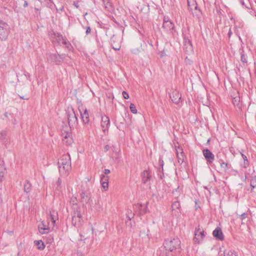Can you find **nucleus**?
Here are the masks:
<instances>
[{"label": "nucleus", "mask_w": 256, "mask_h": 256, "mask_svg": "<svg viewBox=\"0 0 256 256\" xmlns=\"http://www.w3.org/2000/svg\"><path fill=\"white\" fill-rule=\"evenodd\" d=\"M230 19L231 20H234V22H235V20H234V18L232 16L230 18Z\"/></svg>", "instance_id": "obj_54"}, {"label": "nucleus", "mask_w": 256, "mask_h": 256, "mask_svg": "<svg viewBox=\"0 0 256 256\" xmlns=\"http://www.w3.org/2000/svg\"><path fill=\"white\" fill-rule=\"evenodd\" d=\"M127 218H128V220H129V221H130V220H131V218H130L129 216H127Z\"/></svg>", "instance_id": "obj_57"}, {"label": "nucleus", "mask_w": 256, "mask_h": 256, "mask_svg": "<svg viewBox=\"0 0 256 256\" xmlns=\"http://www.w3.org/2000/svg\"><path fill=\"white\" fill-rule=\"evenodd\" d=\"M240 60L241 62L244 64H247L248 62V56L245 54L244 50H242V52H240Z\"/></svg>", "instance_id": "obj_30"}, {"label": "nucleus", "mask_w": 256, "mask_h": 256, "mask_svg": "<svg viewBox=\"0 0 256 256\" xmlns=\"http://www.w3.org/2000/svg\"><path fill=\"white\" fill-rule=\"evenodd\" d=\"M240 4L242 5V6H244V0H239Z\"/></svg>", "instance_id": "obj_52"}, {"label": "nucleus", "mask_w": 256, "mask_h": 256, "mask_svg": "<svg viewBox=\"0 0 256 256\" xmlns=\"http://www.w3.org/2000/svg\"><path fill=\"white\" fill-rule=\"evenodd\" d=\"M170 252L164 246L160 248L157 250V254L158 256H172Z\"/></svg>", "instance_id": "obj_15"}, {"label": "nucleus", "mask_w": 256, "mask_h": 256, "mask_svg": "<svg viewBox=\"0 0 256 256\" xmlns=\"http://www.w3.org/2000/svg\"><path fill=\"white\" fill-rule=\"evenodd\" d=\"M160 178L162 179V174H160Z\"/></svg>", "instance_id": "obj_58"}, {"label": "nucleus", "mask_w": 256, "mask_h": 256, "mask_svg": "<svg viewBox=\"0 0 256 256\" xmlns=\"http://www.w3.org/2000/svg\"><path fill=\"white\" fill-rule=\"evenodd\" d=\"M176 154L178 162L182 164L184 161V156L182 148L180 147H178V148H176Z\"/></svg>", "instance_id": "obj_18"}, {"label": "nucleus", "mask_w": 256, "mask_h": 256, "mask_svg": "<svg viewBox=\"0 0 256 256\" xmlns=\"http://www.w3.org/2000/svg\"><path fill=\"white\" fill-rule=\"evenodd\" d=\"M54 35L57 37H60L62 38L60 43L66 46V47L69 50L72 48V46L69 41L60 32H54Z\"/></svg>", "instance_id": "obj_10"}, {"label": "nucleus", "mask_w": 256, "mask_h": 256, "mask_svg": "<svg viewBox=\"0 0 256 256\" xmlns=\"http://www.w3.org/2000/svg\"><path fill=\"white\" fill-rule=\"evenodd\" d=\"M239 40H242L240 36H239Z\"/></svg>", "instance_id": "obj_59"}, {"label": "nucleus", "mask_w": 256, "mask_h": 256, "mask_svg": "<svg viewBox=\"0 0 256 256\" xmlns=\"http://www.w3.org/2000/svg\"><path fill=\"white\" fill-rule=\"evenodd\" d=\"M213 236L216 240H222L224 239V236L220 228H216L212 232Z\"/></svg>", "instance_id": "obj_17"}, {"label": "nucleus", "mask_w": 256, "mask_h": 256, "mask_svg": "<svg viewBox=\"0 0 256 256\" xmlns=\"http://www.w3.org/2000/svg\"><path fill=\"white\" fill-rule=\"evenodd\" d=\"M162 28L166 32L170 34H174L175 32L174 24L166 16L164 18Z\"/></svg>", "instance_id": "obj_3"}, {"label": "nucleus", "mask_w": 256, "mask_h": 256, "mask_svg": "<svg viewBox=\"0 0 256 256\" xmlns=\"http://www.w3.org/2000/svg\"><path fill=\"white\" fill-rule=\"evenodd\" d=\"M68 120L70 126H72L77 122V118L74 111L72 110L68 114Z\"/></svg>", "instance_id": "obj_11"}, {"label": "nucleus", "mask_w": 256, "mask_h": 256, "mask_svg": "<svg viewBox=\"0 0 256 256\" xmlns=\"http://www.w3.org/2000/svg\"><path fill=\"white\" fill-rule=\"evenodd\" d=\"M21 99L23 100H28V98H24V96H20Z\"/></svg>", "instance_id": "obj_55"}, {"label": "nucleus", "mask_w": 256, "mask_h": 256, "mask_svg": "<svg viewBox=\"0 0 256 256\" xmlns=\"http://www.w3.org/2000/svg\"><path fill=\"white\" fill-rule=\"evenodd\" d=\"M8 131L7 130H2L0 132V140H6L7 138Z\"/></svg>", "instance_id": "obj_31"}, {"label": "nucleus", "mask_w": 256, "mask_h": 256, "mask_svg": "<svg viewBox=\"0 0 256 256\" xmlns=\"http://www.w3.org/2000/svg\"><path fill=\"white\" fill-rule=\"evenodd\" d=\"M130 108L131 111V112L134 114H136L137 113V110L136 108V106L134 104H131L130 106Z\"/></svg>", "instance_id": "obj_40"}, {"label": "nucleus", "mask_w": 256, "mask_h": 256, "mask_svg": "<svg viewBox=\"0 0 256 256\" xmlns=\"http://www.w3.org/2000/svg\"><path fill=\"white\" fill-rule=\"evenodd\" d=\"M184 46L186 47V51L192 52L193 50L192 42L190 40H186L184 42Z\"/></svg>", "instance_id": "obj_26"}, {"label": "nucleus", "mask_w": 256, "mask_h": 256, "mask_svg": "<svg viewBox=\"0 0 256 256\" xmlns=\"http://www.w3.org/2000/svg\"><path fill=\"white\" fill-rule=\"evenodd\" d=\"M50 219L52 222V224L53 226H54L56 220L58 218V214L57 212H50Z\"/></svg>", "instance_id": "obj_27"}, {"label": "nucleus", "mask_w": 256, "mask_h": 256, "mask_svg": "<svg viewBox=\"0 0 256 256\" xmlns=\"http://www.w3.org/2000/svg\"><path fill=\"white\" fill-rule=\"evenodd\" d=\"M72 202L73 204H75V203H76V198H72Z\"/></svg>", "instance_id": "obj_53"}, {"label": "nucleus", "mask_w": 256, "mask_h": 256, "mask_svg": "<svg viewBox=\"0 0 256 256\" xmlns=\"http://www.w3.org/2000/svg\"><path fill=\"white\" fill-rule=\"evenodd\" d=\"M56 190L60 191L62 188V180L60 178H58L56 184Z\"/></svg>", "instance_id": "obj_36"}, {"label": "nucleus", "mask_w": 256, "mask_h": 256, "mask_svg": "<svg viewBox=\"0 0 256 256\" xmlns=\"http://www.w3.org/2000/svg\"><path fill=\"white\" fill-rule=\"evenodd\" d=\"M100 183L102 187L106 190L108 186V178L104 174H102L100 176Z\"/></svg>", "instance_id": "obj_19"}, {"label": "nucleus", "mask_w": 256, "mask_h": 256, "mask_svg": "<svg viewBox=\"0 0 256 256\" xmlns=\"http://www.w3.org/2000/svg\"><path fill=\"white\" fill-rule=\"evenodd\" d=\"M86 34H88L90 32L91 28H90V26H86Z\"/></svg>", "instance_id": "obj_46"}, {"label": "nucleus", "mask_w": 256, "mask_h": 256, "mask_svg": "<svg viewBox=\"0 0 256 256\" xmlns=\"http://www.w3.org/2000/svg\"><path fill=\"white\" fill-rule=\"evenodd\" d=\"M131 52L134 54H138L140 52V50L138 48H134L131 50Z\"/></svg>", "instance_id": "obj_45"}, {"label": "nucleus", "mask_w": 256, "mask_h": 256, "mask_svg": "<svg viewBox=\"0 0 256 256\" xmlns=\"http://www.w3.org/2000/svg\"><path fill=\"white\" fill-rule=\"evenodd\" d=\"M228 36L229 38H230V37L232 35V30H231V29H230V30H229V31H228Z\"/></svg>", "instance_id": "obj_50"}, {"label": "nucleus", "mask_w": 256, "mask_h": 256, "mask_svg": "<svg viewBox=\"0 0 256 256\" xmlns=\"http://www.w3.org/2000/svg\"><path fill=\"white\" fill-rule=\"evenodd\" d=\"M195 8H196V9H197V6H195Z\"/></svg>", "instance_id": "obj_60"}, {"label": "nucleus", "mask_w": 256, "mask_h": 256, "mask_svg": "<svg viewBox=\"0 0 256 256\" xmlns=\"http://www.w3.org/2000/svg\"><path fill=\"white\" fill-rule=\"evenodd\" d=\"M31 186L30 183L28 180H26L24 185V191L26 193L29 192L31 190Z\"/></svg>", "instance_id": "obj_33"}, {"label": "nucleus", "mask_w": 256, "mask_h": 256, "mask_svg": "<svg viewBox=\"0 0 256 256\" xmlns=\"http://www.w3.org/2000/svg\"><path fill=\"white\" fill-rule=\"evenodd\" d=\"M218 162L220 164L222 170L225 172H227L228 169L232 168L230 164L224 162L222 159H220Z\"/></svg>", "instance_id": "obj_22"}, {"label": "nucleus", "mask_w": 256, "mask_h": 256, "mask_svg": "<svg viewBox=\"0 0 256 256\" xmlns=\"http://www.w3.org/2000/svg\"><path fill=\"white\" fill-rule=\"evenodd\" d=\"M172 102L174 104H178L181 99V94L178 91H174L170 94Z\"/></svg>", "instance_id": "obj_13"}, {"label": "nucleus", "mask_w": 256, "mask_h": 256, "mask_svg": "<svg viewBox=\"0 0 256 256\" xmlns=\"http://www.w3.org/2000/svg\"><path fill=\"white\" fill-rule=\"evenodd\" d=\"M35 244L37 246L38 249L42 250L44 248L45 246L42 240L34 241Z\"/></svg>", "instance_id": "obj_32"}, {"label": "nucleus", "mask_w": 256, "mask_h": 256, "mask_svg": "<svg viewBox=\"0 0 256 256\" xmlns=\"http://www.w3.org/2000/svg\"><path fill=\"white\" fill-rule=\"evenodd\" d=\"M240 102V98L239 96L234 98L232 99V104L234 106H238Z\"/></svg>", "instance_id": "obj_41"}, {"label": "nucleus", "mask_w": 256, "mask_h": 256, "mask_svg": "<svg viewBox=\"0 0 256 256\" xmlns=\"http://www.w3.org/2000/svg\"><path fill=\"white\" fill-rule=\"evenodd\" d=\"M204 230H201L200 228L196 229L194 232V240L195 242L200 243L204 237Z\"/></svg>", "instance_id": "obj_6"}, {"label": "nucleus", "mask_w": 256, "mask_h": 256, "mask_svg": "<svg viewBox=\"0 0 256 256\" xmlns=\"http://www.w3.org/2000/svg\"><path fill=\"white\" fill-rule=\"evenodd\" d=\"M250 186L252 188L251 191L253 192L254 188H256V178H252L250 180Z\"/></svg>", "instance_id": "obj_37"}, {"label": "nucleus", "mask_w": 256, "mask_h": 256, "mask_svg": "<svg viewBox=\"0 0 256 256\" xmlns=\"http://www.w3.org/2000/svg\"><path fill=\"white\" fill-rule=\"evenodd\" d=\"M81 201L83 203L88 204L90 200V196L88 192H82L80 194Z\"/></svg>", "instance_id": "obj_20"}, {"label": "nucleus", "mask_w": 256, "mask_h": 256, "mask_svg": "<svg viewBox=\"0 0 256 256\" xmlns=\"http://www.w3.org/2000/svg\"><path fill=\"white\" fill-rule=\"evenodd\" d=\"M82 119L84 124H88L90 121L89 114L88 110L85 108L83 112H80Z\"/></svg>", "instance_id": "obj_21"}, {"label": "nucleus", "mask_w": 256, "mask_h": 256, "mask_svg": "<svg viewBox=\"0 0 256 256\" xmlns=\"http://www.w3.org/2000/svg\"><path fill=\"white\" fill-rule=\"evenodd\" d=\"M10 28L8 24L0 19V40H5L8 35Z\"/></svg>", "instance_id": "obj_4"}, {"label": "nucleus", "mask_w": 256, "mask_h": 256, "mask_svg": "<svg viewBox=\"0 0 256 256\" xmlns=\"http://www.w3.org/2000/svg\"><path fill=\"white\" fill-rule=\"evenodd\" d=\"M248 213L246 212H244L243 214H242L240 216V220H244L246 218L248 217Z\"/></svg>", "instance_id": "obj_42"}, {"label": "nucleus", "mask_w": 256, "mask_h": 256, "mask_svg": "<svg viewBox=\"0 0 256 256\" xmlns=\"http://www.w3.org/2000/svg\"><path fill=\"white\" fill-rule=\"evenodd\" d=\"M122 96L124 99H128L129 98V95L126 92L124 91L122 93Z\"/></svg>", "instance_id": "obj_43"}, {"label": "nucleus", "mask_w": 256, "mask_h": 256, "mask_svg": "<svg viewBox=\"0 0 256 256\" xmlns=\"http://www.w3.org/2000/svg\"><path fill=\"white\" fill-rule=\"evenodd\" d=\"M164 165V160H162V157L160 156L159 159H158V170H159V171L160 172H163V170H164V169H163Z\"/></svg>", "instance_id": "obj_34"}, {"label": "nucleus", "mask_w": 256, "mask_h": 256, "mask_svg": "<svg viewBox=\"0 0 256 256\" xmlns=\"http://www.w3.org/2000/svg\"><path fill=\"white\" fill-rule=\"evenodd\" d=\"M54 10H56V11L58 12H62V11L64 10V5H62L61 7L60 8H58L56 7V8H55Z\"/></svg>", "instance_id": "obj_44"}, {"label": "nucleus", "mask_w": 256, "mask_h": 256, "mask_svg": "<svg viewBox=\"0 0 256 256\" xmlns=\"http://www.w3.org/2000/svg\"><path fill=\"white\" fill-rule=\"evenodd\" d=\"M240 153L244 160V162L240 164V166L244 168H247L250 165V162L248 160V158L246 156L243 154L242 152H240Z\"/></svg>", "instance_id": "obj_24"}, {"label": "nucleus", "mask_w": 256, "mask_h": 256, "mask_svg": "<svg viewBox=\"0 0 256 256\" xmlns=\"http://www.w3.org/2000/svg\"><path fill=\"white\" fill-rule=\"evenodd\" d=\"M46 3L48 4V6L52 10H54L56 8V6L52 0H46Z\"/></svg>", "instance_id": "obj_35"}, {"label": "nucleus", "mask_w": 256, "mask_h": 256, "mask_svg": "<svg viewBox=\"0 0 256 256\" xmlns=\"http://www.w3.org/2000/svg\"><path fill=\"white\" fill-rule=\"evenodd\" d=\"M137 207L140 209V214H143L146 212V208L142 204L138 205Z\"/></svg>", "instance_id": "obj_38"}, {"label": "nucleus", "mask_w": 256, "mask_h": 256, "mask_svg": "<svg viewBox=\"0 0 256 256\" xmlns=\"http://www.w3.org/2000/svg\"><path fill=\"white\" fill-rule=\"evenodd\" d=\"M106 9H108L111 6L110 0H102Z\"/></svg>", "instance_id": "obj_39"}, {"label": "nucleus", "mask_w": 256, "mask_h": 256, "mask_svg": "<svg viewBox=\"0 0 256 256\" xmlns=\"http://www.w3.org/2000/svg\"><path fill=\"white\" fill-rule=\"evenodd\" d=\"M78 3H79L78 1L74 2L73 4L76 8H79V4Z\"/></svg>", "instance_id": "obj_47"}, {"label": "nucleus", "mask_w": 256, "mask_h": 256, "mask_svg": "<svg viewBox=\"0 0 256 256\" xmlns=\"http://www.w3.org/2000/svg\"><path fill=\"white\" fill-rule=\"evenodd\" d=\"M224 256H238L237 252L234 250H225Z\"/></svg>", "instance_id": "obj_29"}, {"label": "nucleus", "mask_w": 256, "mask_h": 256, "mask_svg": "<svg viewBox=\"0 0 256 256\" xmlns=\"http://www.w3.org/2000/svg\"><path fill=\"white\" fill-rule=\"evenodd\" d=\"M103 172H104L103 174L106 175V174H109L110 172V171L108 169H104Z\"/></svg>", "instance_id": "obj_48"}, {"label": "nucleus", "mask_w": 256, "mask_h": 256, "mask_svg": "<svg viewBox=\"0 0 256 256\" xmlns=\"http://www.w3.org/2000/svg\"><path fill=\"white\" fill-rule=\"evenodd\" d=\"M180 204L179 202L175 201L172 204V212L174 214L179 215L180 214Z\"/></svg>", "instance_id": "obj_16"}, {"label": "nucleus", "mask_w": 256, "mask_h": 256, "mask_svg": "<svg viewBox=\"0 0 256 256\" xmlns=\"http://www.w3.org/2000/svg\"><path fill=\"white\" fill-rule=\"evenodd\" d=\"M51 40L52 42V43L54 44H60V42L62 40V38L60 37L56 36L54 35V32L52 34V35L50 36Z\"/></svg>", "instance_id": "obj_28"}, {"label": "nucleus", "mask_w": 256, "mask_h": 256, "mask_svg": "<svg viewBox=\"0 0 256 256\" xmlns=\"http://www.w3.org/2000/svg\"><path fill=\"white\" fill-rule=\"evenodd\" d=\"M63 143L66 146H70L73 143V139L70 132H62Z\"/></svg>", "instance_id": "obj_9"}, {"label": "nucleus", "mask_w": 256, "mask_h": 256, "mask_svg": "<svg viewBox=\"0 0 256 256\" xmlns=\"http://www.w3.org/2000/svg\"><path fill=\"white\" fill-rule=\"evenodd\" d=\"M202 153L207 163L212 164L214 160V156L212 152L210 150L206 148L203 150Z\"/></svg>", "instance_id": "obj_8"}, {"label": "nucleus", "mask_w": 256, "mask_h": 256, "mask_svg": "<svg viewBox=\"0 0 256 256\" xmlns=\"http://www.w3.org/2000/svg\"><path fill=\"white\" fill-rule=\"evenodd\" d=\"M28 6V3L26 1H25L24 2V8Z\"/></svg>", "instance_id": "obj_51"}, {"label": "nucleus", "mask_w": 256, "mask_h": 256, "mask_svg": "<svg viewBox=\"0 0 256 256\" xmlns=\"http://www.w3.org/2000/svg\"><path fill=\"white\" fill-rule=\"evenodd\" d=\"M150 172L148 170H145L142 174V180L144 183H146L150 180Z\"/></svg>", "instance_id": "obj_25"}, {"label": "nucleus", "mask_w": 256, "mask_h": 256, "mask_svg": "<svg viewBox=\"0 0 256 256\" xmlns=\"http://www.w3.org/2000/svg\"><path fill=\"white\" fill-rule=\"evenodd\" d=\"M38 230L42 234H48L50 231V228L47 226L45 225L43 222H42V224L39 225Z\"/></svg>", "instance_id": "obj_23"}, {"label": "nucleus", "mask_w": 256, "mask_h": 256, "mask_svg": "<svg viewBox=\"0 0 256 256\" xmlns=\"http://www.w3.org/2000/svg\"><path fill=\"white\" fill-rule=\"evenodd\" d=\"M110 126L109 118L106 116H102L101 127L104 132H108Z\"/></svg>", "instance_id": "obj_7"}, {"label": "nucleus", "mask_w": 256, "mask_h": 256, "mask_svg": "<svg viewBox=\"0 0 256 256\" xmlns=\"http://www.w3.org/2000/svg\"><path fill=\"white\" fill-rule=\"evenodd\" d=\"M232 171H233V172H236V173H238V172L237 170H234V169H232Z\"/></svg>", "instance_id": "obj_56"}, {"label": "nucleus", "mask_w": 256, "mask_h": 256, "mask_svg": "<svg viewBox=\"0 0 256 256\" xmlns=\"http://www.w3.org/2000/svg\"><path fill=\"white\" fill-rule=\"evenodd\" d=\"M59 172L62 176H68L71 170V160L69 154L63 155L58 162Z\"/></svg>", "instance_id": "obj_1"}, {"label": "nucleus", "mask_w": 256, "mask_h": 256, "mask_svg": "<svg viewBox=\"0 0 256 256\" xmlns=\"http://www.w3.org/2000/svg\"><path fill=\"white\" fill-rule=\"evenodd\" d=\"M111 42L112 48L116 50H120L121 46L120 40L119 38L113 36L111 38Z\"/></svg>", "instance_id": "obj_14"}, {"label": "nucleus", "mask_w": 256, "mask_h": 256, "mask_svg": "<svg viewBox=\"0 0 256 256\" xmlns=\"http://www.w3.org/2000/svg\"><path fill=\"white\" fill-rule=\"evenodd\" d=\"M164 246L170 252L178 251L180 248V241L177 237L170 238L165 240Z\"/></svg>", "instance_id": "obj_2"}, {"label": "nucleus", "mask_w": 256, "mask_h": 256, "mask_svg": "<svg viewBox=\"0 0 256 256\" xmlns=\"http://www.w3.org/2000/svg\"><path fill=\"white\" fill-rule=\"evenodd\" d=\"M6 172L5 163L3 158H0V182L3 180L4 175Z\"/></svg>", "instance_id": "obj_12"}, {"label": "nucleus", "mask_w": 256, "mask_h": 256, "mask_svg": "<svg viewBox=\"0 0 256 256\" xmlns=\"http://www.w3.org/2000/svg\"><path fill=\"white\" fill-rule=\"evenodd\" d=\"M82 216L78 210H74L72 214V224L76 227H79L82 224Z\"/></svg>", "instance_id": "obj_5"}, {"label": "nucleus", "mask_w": 256, "mask_h": 256, "mask_svg": "<svg viewBox=\"0 0 256 256\" xmlns=\"http://www.w3.org/2000/svg\"><path fill=\"white\" fill-rule=\"evenodd\" d=\"M109 148H110V146H109L108 145L105 146L104 147V152H106L108 151Z\"/></svg>", "instance_id": "obj_49"}]
</instances>
